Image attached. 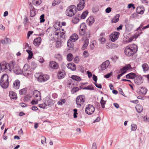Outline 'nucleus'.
Here are the masks:
<instances>
[{
	"label": "nucleus",
	"instance_id": "obj_40",
	"mask_svg": "<svg viewBox=\"0 0 149 149\" xmlns=\"http://www.w3.org/2000/svg\"><path fill=\"white\" fill-rule=\"evenodd\" d=\"M79 88L77 87L73 88L71 91V92L72 94H74L79 91Z\"/></svg>",
	"mask_w": 149,
	"mask_h": 149
},
{
	"label": "nucleus",
	"instance_id": "obj_4",
	"mask_svg": "<svg viewBox=\"0 0 149 149\" xmlns=\"http://www.w3.org/2000/svg\"><path fill=\"white\" fill-rule=\"evenodd\" d=\"M77 13L76 8L74 5H71L68 8L66 11V15L69 17H72Z\"/></svg>",
	"mask_w": 149,
	"mask_h": 149
},
{
	"label": "nucleus",
	"instance_id": "obj_51",
	"mask_svg": "<svg viewBox=\"0 0 149 149\" xmlns=\"http://www.w3.org/2000/svg\"><path fill=\"white\" fill-rule=\"evenodd\" d=\"M112 72H111L110 73H108L104 75V77L105 78H109L110 76H111L112 75Z\"/></svg>",
	"mask_w": 149,
	"mask_h": 149
},
{
	"label": "nucleus",
	"instance_id": "obj_47",
	"mask_svg": "<svg viewBox=\"0 0 149 149\" xmlns=\"http://www.w3.org/2000/svg\"><path fill=\"white\" fill-rule=\"evenodd\" d=\"M83 89H87L92 90L94 89V88L92 86H88L87 87H84Z\"/></svg>",
	"mask_w": 149,
	"mask_h": 149
},
{
	"label": "nucleus",
	"instance_id": "obj_64",
	"mask_svg": "<svg viewBox=\"0 0 149 149\" xmlns=\"http://www.w3.org/2000/svg\"><path fill=\"white\" fill-rule=\"evenodd\" d=\"M97 147L96 143H94L92 145V149H96Z\"/></svg>",
	"mask_w": 149,
	"mask_h": 149
},
{
	"label": "nucleus",
	"instance_id": "obj_16",
	"mask_svg": "<svg viewBox=\"0 0 149 149\" xmlns=\"http://www.w3.org/2000/svg\"><path fill=\"white\" fill-rule=\"evenodd\" d=\"M85 0H81L79 3L77 5V8L79 10H82L85 6Z\"/></svg>",
	"mask_w": 149,
	"mask_h": 149
},
{
	"label": "nucleus",
	"instance_id": "obj_3",
	"mask_svg": "<svg viewBox=\"0 0 149 149\" xmlns=\"http://www.w3.org/2000/svg\"><path fill=\"white\" fill-rule=\"evenodd\" d=\"M8 66L10 68L8 69V71H10L12 69H13L14 72L16 74H20L22 73L20 68L19 67L16 66L15 62H12L10 64H9Z\"/></svg>",
	"mask_w": 149,
	"mask_h": 149
},
{
	"label": "nucleus",
	"instance_id": "obj_21",
	"mask_svg": "<svg viewBox=\"0 0 149 149\" xmlns=\"http://www.w3.org/2000/svg\"><path fill=\"white\" fill-rule=\"evenodd\" d=\"M20 84L19 81L18 79L14 81L13 87L15 89H18L20 86Z\"/></svg>",
	"mask_w": 149,
	"mask_h": 149
},
{
	"label": "nucleus",
	"instance_id": "obj_38",
	"mask_svg": "<svg viewBox=\"0 0 149 149\" xmlns=\"http://www.w3.org/2000/svg\"><path fill=\"white\" fill-rule=\"evenodd\" d=\"M55 57L59 61H61L62 60V56L60 54H56Z\"/></svg>",
	"mask_w": 149,
	"mask_h": 149
},
{
	"label": "nucleus",
	"instance_id": "obj_31",
	"mask_svg": "<svg viewBox=\"0 0 149 149\" xmlns=\"http://www.w3.org/2000/svg\"><path fill=\"white\" fill-rule=\"evenodd\" d=\"M142 67L144 72H146L148 70L149 67L147 64L145 63L143 64Z\"/></svg>",
	"mask_w": 149,
	"mask_h": 149
},
{
	"label": "nucleus",
	"instance_id": "obj_48",
	"mask_svg": "<svg viewBox=\"0 0 149 149\" xmlns=\"http://www.w3.org/2000/svg\"><path fill=\"white\" fill-rule=\"evenodd\" d=\"M26 93V91L25 89H23L19 91V93L21 95H24Z\"/></svg>",
	"mask_w": 149,
	"mask_h": 149
},
{
	"label": "nucleus",
	"instance_id": "obj_39",
	"mask_svg": "<svg viewBox=\"0 0 149 149\" xmlns=\"http://www.w3.org/2000/svg\"><path fill=\"white\" fill-rule=\"evenodd\" d=\"M98 40L102 44H104L106 41V39L104 37L100 38Z\"/></svg>",
	"mask_w": 149,
	"mask_h": 149
},
{
	"label": "nucleus",
	"instance_id": "obj_56",
	"mask_svg": "<svg viewBox=\"0 0 149 149\" xmlns=\"http://www.w3.org/2000/svg\"><path fill=\"white\" fill-rule=\"evenodd\" d=\"M132 7L133 8V9H134L135 8V7L134 6V5L130 3L128 5V8H130Z\"/></svg>",
	"mask_w": 149,
	"mask_h": 149
},
{
	"label": "nucleus",
	"instance_id": "obj_15",
	"mask_svg": "<svg viewBox=\"0 0 149 149\" xmlns=\"http://www.w3.org/2000/svg\"><path fill=\"white\" fill-rule=\"evenodd\" d=\"M33 95L34 98L37 101H40L41 100L40 93V91L37 90H35L33 91Z\"/></svg>",
	"mask_w": 149,
	"mask_h": 149
},
{
	"label": "nucleus",
	"instance_id": "obj_13",
	"mask_svg": "<svg viewBox=\"0 0 149 149\" xmlns=\"http://www.w3.org/2000/svg\"><path fill=\"white\" fill-rule=\"evenodd\" d=\"M118 47V44H114L112 42H108L106 45V48L107 49H115Z\"/></svg>",
	"mask_w": 149,
	"mask_h": 149
},
{
	"label": "nucleus",
	"instance_id": "obj_42",
	"mask_svg": "<svg viewBox=\"0 0 149 149\" xmlns=\"http://www.w3.org/2000/svg\"><path fill=\"white\" fill-rule=\"evenodd\" d=\"M60 3V0H54L52 3V5L53 6H55L56 5L59 4Z\"/></svg>",
	"mask_w": 149,
	"mask_h": 149
},
{
	"label": "nucleus",
	"instance_id": "obj_58",
	"mask_svg": "<svg viewBox=\"0 0 149 149\" xmlns=\"http://www.w3.org/2000/svg\"><path fill=\"white\" fill-rule=\"evenodd\" d=\"M94 84L97 87V88H102V85L101 84H98L96 83H94Z\"/></svg>",
	"mask_w": 149,
	"mask_h": 149
},
{
	"label": "nucleus",
	"instance_id": "obj_27",
	"mask_svg": "<svg viewBox=\"0 0 149 149\" xmlns=\"http://www.w3.org/2000/svg\"><path fill=\"white\" fill-rule=\"evenodd\" d=\"M147 91V89L145 87H142L140 91V94L142 95H145Z\"/></svg>",
	"mask_w": 149,
	"mask_h": 149
},
{
	"label": "nucleus",
	"instance_id": "obj_37",
	"mask_svg": "<svg viewBox=\"0 0 149 149\" xmlns=\"http://www.w3.org/2000/svg\"><path fill=\"white\" fill-rule=\"evenodd\" d=\"M67 58L68 61H71L73 59L72 54L71 53L68 54L67 55Z\"/></svg>",
	"mask_w": 149,
	"mask_h": 149
},
{
	"label": "nucleus",
	"instance_id": "obj_25",
	"mask_svg": "<svg viewBox=\"0 0 149 149\" xmlns=\"http://www.w3.org/2000/svg\"><path fill=\"white\" fill-rule=\"evenodd\" d=\"M9 95L11 99L16 100L17 98L16 94L13 91H10L9 93Z\"/></svg>",
	"mask_w": 149,
	"mask_h": 149
},
{
	"label": "nucleus",
	"instance_id": "obj_10",
	"mask_svg": "<svg viewBox=\"0 0 149 149\" xmlns=\"http://www.w3.org/2000/svg\"><path fill=\"white\" fill-rule=\"evenodd\" d=\"M86 26L85 23H83L81 24L80 26L79 34L81 36H83L85 33Z\"/></svg>",
	"mask_w": 149,
	"mask_h": 149
},
{
	"label": "nucleus",
	"instance_id": "obj_11",
	"mask_svg": "<svg viewBox=\"0 0 149 149\" xmlns=\"http://www.w3.org/2000/svg\"><path fill=\"white\" fill-rule=\"evenodd\" d=\"M119 35L120 33L117 32H115L111 34L110 36L111 41L113 42L115 41L118 39Z\"/></svg>",
	"mask_w": 149,
	"mask_h": 149
},
{
	"label": "nucleus",
	"instance_id": "obj_30",
	"mask_svg": "<svg viewBox=\"0 0 149 149\" xmlns=\"http://www.w3.org/2000/svg\"><path fill=\"white\" fill-rule=\"evenodd\" d=\"M120 15L119 14H117L111 20V22L113 23H115L118 22L119 20Z\"/></svg>",
	"mask_w": 149,
	"mask_h": 149
},
{
	"label": "nucleus",
	"instance_id": "obj_52",
	"mask_svg": "<svg viewBox=\"0 0 149 149\" xmlns=\"http://www.w3.org/2000/svg\"><path fill=\"white\" fill-rule=\"evenodd\" d=\"M73 111H74L73 116L74 117V118H77V110L76 109H74L73 110Z\"/></svg>",
	"mask_w": 149,
	"mask_h": 149
},
{
	"label": "nucleus",
	"instance_id": "obj_41",
	"mask_svg": "<svg viewBox=\"0 0 149 149\" xmlns=\"http://www.w3.org/2000/svg\"><path fill=\"white\" fill-rule=\"evenodd\" d=\"M70 40H68L67 43V46H68L70 48H72L73 47V43Z\"/></svg>",
	"mask_w": 149,
	"mask_h": 149
},
{
	"label": "nucleus",
	"instance_id": "obj_29",
	"mask_svg": "<svg viewBox=\"0 0 149 149\" xmlns=\"http://www.w3.org/2000/svg\"><path fill=\"white\" fill-rule=\"evenodd\" d=\"M135 108L137 112L138 113L141 112L143 109V107L141 105L139 104H138L136 105Z\"/></svg>",
	"mask_w": 149,
	"mask_h": 149
},
{
	"label": "nucleus",
	"instance_id": "obj_2",
	"mask_svg": "<svg viewBox=\"0 0 149 149\" xmlns=\"http://www.w3.org/2000/svg\"><path fill=\"white\" fill-rule=\"evenodd\" d=\"M0 84L2 88H6L9 86L8 76L6 74H3L1 77L0 80Z\"/></svg>",
	"mask_w": 149,
	"mask_h": 149
},
{
	"label": "nucleus",
	"instance_id": "obj_53",
	"mask_svg": "<svg viewBox=\"0 0 149 149\" xmlns=\"http://www.w3.org/2000/svg\"><path fill=\"white\" fill-rule=\"evenodd\" d=\"M62 31H63L62 32L61 31L60 32V37H61L63 38L65 37V33L64 32H63V31H64L63 29H62Z\"/></svg>",
	"mask_w": 149,
	"mask_h": 149
},
{
	"label": "nucleus",
	"instance_id": "obj_55",
	"mask_svg": "<svg viewBox=\"0 0 149 149\" xmlns=\"http://www.w3.org/2000/svg\"><path fill=\"white\" fill-rule=\"evenodd\" d=\"M124 67L126 69V70H130L131 68V66L130 64H128Z\"/></svg>",
	"mask_w": 149,
	"mask_h": 149
},
{
	"label": "nucleus",
	"instance_id": "obj_63",
	"mask_svg": "<svg viewBox=\"0 0 149 149\" xmlns=\"http://www.w3.org/2000/svg\"><path fill=\"white\" fill-rule=\"evenodd\" d=\"M93 79L95 82H96L97 80V76L94 74L93 75Z\"/></svg>",
	"mask_w": 149,
	"mask_h": 149
},
{
	"label": "nucleus",
	"instance_id": "obj_17",
	"mask_svg": "<svg viewBox=\"0 0 149 149\" xmlns=\"http://www.w3.org/2000/svg\"><path fill=\"white\" fill-rule=\"evenodd\" d=\"M142 77L141 76H136L134 79V83L137 85L141 84L142 82Z\"/></svg>",
	"mask_w": 149,
	"mask_h": 149
},
{
	"label": "nucleus",
	"instance_id": "obj_12",
	"mask_svg": "<svg viewBox=\"0 0 149 149\" xmlns=\"http://www.w3.org/2000/svg\"><path fill=\"white\" fill-rule=\"evenodd\" d=\"M44 104L46 106H51L54 104V102L49 97H46L44 99Z\"/></svg>",
	"mask_w": 149,
	"mask_h": 149
},
{
	"label": "nucleus",
	"instance_id": "obj_54",
	"mask_svg": "<svg viewBox=\"0 0 149 149\" xmlns=\"http://www.w3.org/2000/svg\"><path fill=\"white\" fill-rule=\"evenodd\" d=\"M99 10V8L97 7H93L92 9V11L93 13L96 12Z\"/></svg>",
	"mask_w": 149,
	"mask_h": 149
},
{
	"label": "nucleus",
	"instance_id": "obj_8",
	"mask_svg": "<svg viewBox=\"0 0 149 149\" xmlns=\"http://www.w3.org/2000/svg\"><path fill=\"white\" fill-rule=\"evenodd\" d=\"M90 33L89 32H86L85 34L84 37L86 38L84 41V43L82 47V50H84L86 49L89 43V39H88L90 37Z\"/></svg>",
	"mask_w": 149,
	"mask_h": 149
},
{
	"label": "nucleus",
	"instance_id": "obj_33",
	"mask_svg": "<svg viewBox=\"0 0 149 149\" xmlns=\"http://www.w3.org/2000/svg\"><path fill=\"white\" fill-rule=\"evenodd\" d=\"M71 78L72 79L77 81H80L81 80V78L77 76L72 75Z\"/></svg>",
	"mask_w": 149,
	"mask_h": 149
},
{
	"label": "nucleus",
	"instance_id": "obj_61",
	"mask_svg": "<svg viewBox=\"0 0 149 149\" xmlns=\"http://www.w3.org/2000/svg\"><path fill=\"white\" fill-rule=\"evenodd\" d=\"M0 29L3 31H4L5 30V27L2 24H0Z\"/></svg>",
	"mask_w": 149,
	"mask_h": 149
},
{
	"label": "nucleus",
	"instance_id": "obj_19",
	"mask_svg": "<svg viewBox=\"0 0 149 149\" xmlns=\"http://www.w3.org/2000/svg\"><path fill=\"white\" fill-rule=\"evenodd\" d=\"M49 66L54 69H58V64L54 61H51L49 62Z\"/></svg>",
	"mask_w": 149,
	"mask_h": 149
},
{
	"label": "nucleus",
	"instance_id": "obj_1",
	"mask_svg": "<svg viewBox=\"0 0 149 149\" xmlns=\"http://www.w3.org/2000/svg\"><path fill=\"white\" fill-rule=\"evenodd\" d=\"M137 49V46L135 44H132L126 47L124 52L125 54L127 56H131L136 52Z\"/></svg>",
	"mask_w": 149,
	"mask_h": 149
},
{
	"label": "nucleus",
	"instance_id": "obj_45",
	"mask_svg": "<svg viewBox=\"0 0 149 149\" xmlns=\"http://www.w3.org/2000/svg\"><path fill=\"white\" fill-rule=\"evenodd\" d=\"M40 0L34 1H33V3L35 5H39L41 3Z\"/></svg>",
	"mask_w": 149,
	"mask_h": 149
},
{
	"label": "nucleus",
	"instance_id": "obj_34",
	"mask_svg": "<svg viewBox=\"0 0 149 149\" xmlns=\"http://www.w3.org/2000/svg\"><path fill=\"white\" fill-rule=\"evenodd\" d=\"M79 18L77 15L75 17L73 18L72 20V22L74 24L77 23L79 22Z\"/></svg>",
	"mask_w": 149,
	"mask_h": 149
},
{
	"label": "nucleus",
	"instance_id": "obj_60",
	"mask_svg": "<svg viewBox=\"0 0 149 149\" xmlns=\"http://www.w3.org/2000/svg\"><path fill=\"white\" fill-rule=\"evenodd\" d=\"M86 73L88 74V76L89 78H90L92 77V74L90 72L87 71L86 72Z\"/></svg>",
	"mask_w": 149,
	"mask_h": 149
},
{
	"label": "nucleus",
	"instance_id": "obj_46",
	"mask_svg": "<svg viewBox=\"0 0 149 149\" xmlns=\"http://www.w3.org/2000/svg\"><path fill=\"white\" fill-rule=\"evenodd\" d=\"M131 130L132 131H135L137 129V125L134 124L132 123L131 124Z\"/></svg>",
	"mask_w": 149,
	"mask_h": 149
},
{
	"label": "nucleus",
	"instance_id": "obj_50",
	"mask_svg": "<svg viewBox=\"0 0 149 149\" xmlns=\"http://www.w3.org/2000/svg\"><path fill=\"white\" fill-rule=\"evenodd\" d=\"M125 68L123 67L122 69H120V72L121 73V74H123V75L127 71Z\"/></svg>",
	"mask_w": 149,
	"mask_h": 149
},
{
	"label": "nucleus",
	"instance_id": "obj_49",
	"mask_svg": "<svg viewBox=\"0 0 149 149\" xmlns=\"http://www.w3.org/2000/svg\"><path fill=\"white\" fill-rule=\"evenodd\" d=\"M45 15L44 14H42L40 16V22L41 23L45 21V19H44Z\"/></svg>",
	"mask_w": 149,
	"mask_h": 149
},
{
	"label": "nucleus",
	"instance_id": "obj_18",
	"mask_svg": "<svg viewBox=\"0 0 149 149\" xmlns=\"http://www.w3.org/2000/svg\"><path fill=\"white\" fill-rule=\"evenodd\" d=\"M110 62L108 60H107L103 62L100 66L102 70H104L107 68L109 65Z\"/></svg>",
	"mask_w": 149,
	"mask_h": 149
},
{
	"label": "nucleus",
	"instance_id": "obj_6",
	"mask_svg": "<svg viewBox=\"0 0 149 149\" xmlns=\"http://www.w3.org/2000/svg\"><path fill=\"white\" fill-rule=\"evenodd\" d=\"M31 72L29 66L27 64H25L23 68L22 73L25 76L31 74Z\"/></svg>",
	"mask_w": 149,
	"mask_h": 149
},
{
	"label": "nucleus",
	"instance_id": "obj_32",
	"mask_svg": "<svg viewBox=\"0 0 149 149\" xmlns=\"http://www.w3.org/2000/svg\"><path fill=\"white\" fill-rule=\"evenodd\" d=\"M106 100H104L103 99V97H102L101 100H100V103L102 107V108H105V105L106 104Z\"/></svg>",
	"mask_w": 149,
	"mask_h": 149
},
{
	"label": "nucleus",
	"instance_id": "obj_23",
	"mask_svg": "<svg viewBox=\"0 0 149 149\" xmlns=\"http://www.w3.org/2000/svg\"><path fill=\"white\" fill-rule=\"evenodd\" d=\"M41 41V37H39L34 40L33 43L35 46H37L40 45Z\"/></svg>",
	"mask_w": 149,
	"mask_h": 149
},
{
	"label": "nucleus",
	"instance_id": "obj_43",
	"mask_svg": "<svg viewBox=\"0 0 149 149\" xmlns=\"http://www.w3.org/2000/svg\"><path fill=\"white\" fill-rule=\"evenodd\" d=\"M65 99H62L58 101L57 104L58 105H62L65 102Z\"/></svg>",
	"mask_w": 149,
	"mask_h": 149
},
{
	"label": "nucleus",
	"instance_id": "obj_36",
	"mask_svg": "<svg viewBox=\"0 0 149 149\" xmlns=\"http://www.w3.org/2000/svg\"><path fill=\"white\" fill-rule=\"evenodd\" d=\"M88 13V12L87 11H86L83 12L81 15V18L82 19H85Z\"/></svg>",
	"mask_w": 149,
	"mask_h": 149
},
{
	"label": "nucleus",
	"instance_id": "obj_5",
	"mask_svg": "<svg viewBox=\"0 0 149 149\" xmlns=\"http://www.w3.org/2000/svg\"><path fill=\"white\" fill-rule=\"evenodd\" d=\"M85 102V97L83 95H79L76 99V103L77 107L79 108L84 104Z\"/></svg>",
	"mask_w": 149,
	"mask_h": 149
},
{
	"label": "nucleus",
	"instance_id": "obj_35",
	"mask_svg": "<svg viewBox=\"0 0 149 149\" xmlns=\"http://www.w3.org/2000/svg\"><path fill=\"white\" fill-rule=\"evenodd\" d=\"M26 51L29 54L28 59H31L32 57L33 54L32 51L31 50L28 49L26 50Z\"/></svg>",
	"mask_w": 149,
	"mask_h": 149
},
{
	"label": "nucleus",
	"instance_id": "obj_59",
	"mask_svg": "<svg viewBox=\"0 0 149 149\" xmlns=\"http://www.w3.org/2000/svg\"><path fill=\"white\" fill-rule=\"evenodd\" d=\"M83 55L85 57H86L88 55V54L87 51H85L83 52Z\"/></svg>",
	"mask_w": 149,
	"mask_h": 149
},
{
	"label": "nucleus",
	"instance_id": "obj_7",
	"mask_svg": "<svg viewBox=\"0 0 149 149\" xmlns=\"http://www.w3.org/2000/svg\"><path fill=\"white\" fill-rule=\"evenodd\" d=\"M9 63H6L5 62H3L1 63H0V73L1 71H5L6 72L8 71V69L10 68L8 66Z\"/></svg>",
	"mask_w": 149,
	"mask_h": 149
},
{
	"label": "nucleus",
	"instance_id": "obj_20",
	"mask_svg": "<svg viewBox=\"0 0 149 149\" xmlns=\"http://www.w3.org/2000/svg\"><path fill=\"white\" fill-rule=\"evenodd\" d=\"M65 75V73L63 70H61L58 73V79H61L63 78Z\"/></svg>",
	"mask_w": 149,
	"mask_h": 149
},
{
	"label": "nucleus",
	"instance_id": "obj_44",
	"mask_svg": "<svg viewBox=\"0 0 149 149\" xmlns=\"http://www.w3.org/2000/svg\"><path fill=\"white\" fill-rule=\"evenodd\" d=\"M41 138V143L42 144L44 145L46 143V138L44 136H42Z\"/></svg>",
	"mask_w": 149,
	"mask_h": 149
},
{
	"label": "nucleus",
	"instance_id": "obj_24",
	"mask_svg": "<svg viewBox=\"0 0 149 149\" xmlns=\"http://www.w3.org/2000/svg\"><path fill=\"white\" fill-rule=\"evenodd\" d=\"M78 39V36L76 33H74L71 36L70 40L72 42H75Z\"/></svg>",
	"mask_w": 149,
	"mask_h": 149
},
{
	"label": "nucleus",
	"instance_id": "obj_62",
	"mask_svg": "<svg viewBox=\"0 0 149 149\" xmlns=\"http://www.w3.org/2000/svg\"><path fill=\"white\" fill-rule=\"evenodd\" d=\"M33 32L32 31H29L27 33V38H29L30 36L31 35Z\"/></svg>",
	"mask_w": 149,
	"mask_h": 149
},
{
	"label": "nucleus",
	"instance_id": "obj_9",
	"mask_svg": "<svg viewBox=\"0 0 149 149\" xmlns=\"http://www.w3.org/2000/svg\"><path fill=\"white\" fill-rule=\"evenodd\" d=\"M95 110V108L91 104H88L86 108L85 112L88 114L91 115L93 113Z\"/></svg>",
	"mask_w": 149,
	"mask_h": 149
},
{
	"label": "nucleus",
	"instance_id": "obj_22",
	"mask_svg": "<svg viewBox=\"0 0 149 149\" xmlns=\"http://www.w3.org/2000/svg\"><path fill=\"white\" fill-rule=\"evenodd\" d=\"M30 9V16L31 17H34L35 15V9L31 3L29 4Z\"/></svg>",
	"mask_w": 149,
	"mask_h": 149
},
{
	"label": "nucleus",
	"instance_id": "obj_14",
	"mask_svg": "<svg viewBox=\"0 0 149 149\" xmlns=\"http://www.w3.org/2000/svg\"><path fill=\"white\" fill-rule=\"evenodd\" d=\"M49 78V76L47 75H40L38 77V80L40 82H44L48 80Z\"/></svg>",
	"mask_w": 149,
	"mask_h": 149
},
{
	"label": "nucleus",
	"instance_id": "obj_28",
	"mask_svg": "<svg viewBox=\"0 0 149 149\" xmlns=\"http://www.w3.org/2000/svg\"><path fill=\"white\" fill-rule=\"evenodd\" d=\"M136 74L133 73H130L127 74L126 76L127 79H134L136 77Z\"/></svg>",
	"mask_w": 149,
	"mask_h": 149
},
{
	"label": "nucleus",
	"instance_id": "obj_57",
	"mask_svg": "<svg viewBox=\"0 0 149 149\" xmlns=\"http://www.w3.org/2000/svg\"><path fill=\"white\" fill-rule=\"evenodd\" d=\"M111 10V8L110 7H108L105 10V12L106 13H109Z\"/></svg>",
	"mask_w": 149,
	"mask_h": 149
},
{
	"label": "nucleus",
	"instance_id": "obj_26",
	"mask_svg": "<svg viewBox=\"0 0 149 149\" xmlns=\"http://www.w3.org/2000/svg\"><path fill=\"white\" fill-rule=\"evenodd\" d=\"M67 67L68 68L70 69L72 71H74L76 69L75 65L72 63H70L68 64Z\"/></svg>",
	"mask_w": 149,
	"mask_h": 149
}]
</instances>
